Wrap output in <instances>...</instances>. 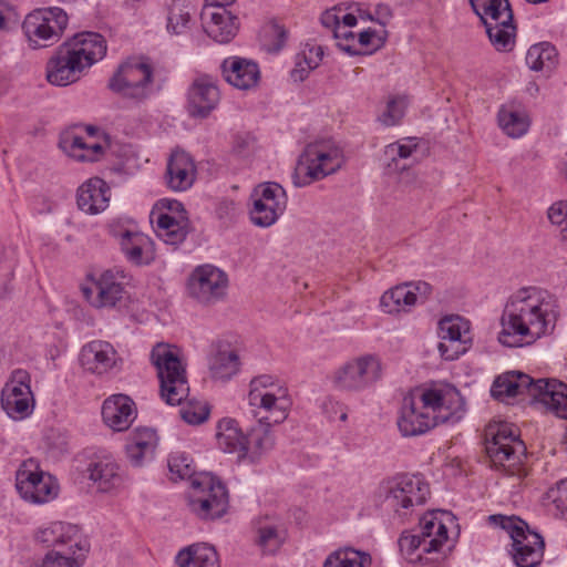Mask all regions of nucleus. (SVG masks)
<instances>
[{
  "label": "nucleus",
  "instance_id": "obj_8",
  "mask_svg": "<svg viewBox=\"0 0 567 567\" xmlns=\"http://www.w3.org/2000/svg\"><path fill=\"white\" fill-rule=\"evenodd\" d=\"M489 519L505 529L512 538V556L517 567H537L544 556L543 537L529 529L518 517L492 515Z\"/></svg>",
  "mask_w": 567,
  "mask_h": 567
},
{
  "label": "nucleus",
  "instance_id": "obj_60",
  "mask_svg": "<svg viewBox=\"0 0 567 567\" xmlns=\"http://www.w3.org/2000/svg\"><path fill=\"white\" fill-rule=\"evenodd\" d=\"M409 284V289L413 290L416 293V301L421 299L422 301L426 300L432 293V286L425 281H411Z\"/></svg>",
  "mask_w": 567,
  "mask_h": 567
},
{
  "label": "nucleus",
  "instance_id": "obj_23",
  "mask_svg": "<svg viewBox=\"0 0 567 567\" xmlns=\"http://www.w3.org/2000/svg\"><path fill=\"white\" fill-rule=\"evenodd\" d=\"M252 412L258 420L246 434L244 458L247 457L254 463L274 447L275 440L270 427L276 423L269 419H264L262 416H267L268 413L262 410H254Z\"/></svg>",
  "mask_w": 567,
  "mask_h": 567
},
{
  "label": "nucleus",
  "instance_id": "obj_40",
  "mask_svg": "<svg viewBox=\"0 0 567 567\" xmlns=\"http://www.w3.org/2000/svg\"><path fill=\"white\" fill-rule=\"evenodd\" d=\"M194 6L188 0H172L167 9L166 30L169 34L186 33L193 23Z\"/></svg>",
  "mask_w": 567,
  "mask_h": 567
},
{
  "label": "nucleus",
  "instance_id": "obj_59",
  "mask_svg": "<svg viewBox=\"0 0 567 567\" xmlns=\"http://www.w3.org/2000/svg\"><path fill=\"white\" fill-rule=\"evenodd\" d=\"M392 10L386 4H378L375 7L373 14H367V19L371 21H375L382 27L388 25L390 20L392 19Z\"/></svg>",
  "mask_w": 567,
  "mask_h": 567
},
{
  "label": "nucleus",
  "instance_id": "obj_12",
  "mask_svg": "<svg viewBox=\"0 0 567 567\" xmlns=\"http://www.w3.org/2000/svg\"><path fill=\"white\" fill-rule=\"evenodd\" d=\"M429 485L416 475H399L386 482L384 502L399 516H406L414 506L425 503Z\"/></svg>",
  "mask_w": 567,
  "mask_h": 567
},
{
  "label": "nucleus",
  "instance_id": "obj_57",
  "mask_svg": "<svg viewBox=\"0 0 567 567\" xmlns=\"http://www.w3.org/2000/svg\"><path fill=\"white\" fill-rule=\"evenodd\" d=\"M258 543L264 548V550L274 553L280 544L277 529L275 527L260 528Z\"/></svg>",
  "mask_w": 567,
  "mask_h": 567
},
{
  "label": "nucleus",
  "instance_id": "obj_6",
  "mask_svg": "<svg viewBox=\"0 0 567 567\" xmlns=\"http://www.w3.org/2000/svg\"><path fill=\"white\" fill-rule=\"evenodd\" d=\"M187 504L198 518L214 520L224 516L228 509V491L212 473L200 472L189 486Z\"/></svg>",
  "mask_w": 567,
  "mask_h": 567
},
{
  "label": "nucleus",
  "instance_id": "obj_35",
  "mask_svg": "<svg viewBox=\"0 0 567 567\" xmlns=\"http://www.w3.org/2000/svg\"><path fill=\"white\" fill-rule=\"evenodd\" d=\"M60 146L69 156L79 162H94L103 151L99 142H86L73 132H66L62 135Z\"/></svg>",
  "mask_w": 567,
  "mask_h": 567
},
{
  "label": "nucleus",
  "instance_id": "obj_3",
  "mask_svg": "<svg viewBox=\"0 0 567 567\" xmlns=\"http://www.w3.org/2000/svg\"><path fill=\"white\" fill-rule=\"evenodd\" d=\"M524 392L556 416L567 420V384L558 380H534L520 372H507L497 377L492 386V395L496 399L513 398Z\"/></svg>",
  "mask_w": 567,
  "mask_h": 567
},
{
  "label": "nucleus",
  "instance_id": "obj_30",
  "mask_svg": "<svg viewBox=\"0 0 567 567\" xmlns=\"http://www.w3.org/2000/svg\"><path fill=\"white\" fill-rule=\"evenodd\" d=\"M86 472L89 474V480L101 493H110L122 484L120 466L110 456L91 461L87 465Z\"/></svg>",
  "mask_w": 567,
  "mask_h": 567
},
{
  "label": "nucleus",
  "instance_id": "obj_17",
  "mask_svg": "<svg viewBox=\"0 0 567 567\" xmlns=\"http://www.w3.org/2000/svg\"><path fill=\"white\" fill-rule=\"evenodd\" d=\"M268 388H274L270 375L254 378L250 382L248 394L249 404L257 410L268 413L267 416H262L264 419L281 423L287 419L290 405L286 390L281 386H276V391H270Z\"/></svg>",
  "mask_w": 567,
  "mask_h": 567
},
{
  "label": "nucleus",
  "instance_id": "obj_34",
  "mask_svg": "<svg viewBox=\"0 0 567 567\" xmlns=\"http://www.w3.org/2000/svg\"><path fill=\"white\" fill-rule=\"evenodd\" d=\"M175 563L178 567H219L216 550L206 544H193L181 549Z\"/></svg>",
  "mask_w": 567,
  "mask_h": 567
},
{
  "label": "nucleus",
  "instance_id": "obj_43",
  "mask_svg": "<svg viewBox=\"0 0 567 567\" xmlns=\"http://www.w3.org/2000/svg\"><path fill=\"white\" fill-rule=\"evenodd\" d=\"M86 553L79 551L76 548L69 550V546L52 549L40 564H35L32 567H81Z\"/></svg>",
  "mask_w": 567,
  "mask_h": 567
},
{
  "label": "nucleus",
  "instance_id": "obj_29",
  "mask_svg": "<svg viewBox=\"0 0 567 567\" xmlns=\"http://www.w3.org/2000/svg\"><path fill=\"white\" fill-rule=\"evenodd\" d=\"M437 514L447 520H453L454 516L445 511L432 512L424 515L420 520V535L424 542L423 553L440 551L447 542V528L443 518H439Z\"/></svg>",
  "mask_w": 567,
  "mask_h": 567
},
{
  "label": "nucleus",
  "instance_id": "obj_50",
  "mask_svg": "<svg viewBox=\"0 0 567 567\" xmlns=\"http://www.w3.org/2000/svg\"><path fill=\"white\" fill-rule=\"evenodd\" d=\"M406 101L404 97H394L388 102L386 110L380 117V121L386 126L396 125L404 115Z\"/></svg>",
  "mask_w": 567,
  "mask_h": 567
},
{
  "label": "nucleus",
  "instance_id": "obj_4",
  "mask_svg": "<svg viewBox=\"0 0 567 567\" xmlns=\"http://www.w3.org/2000/svg\"><path fill=\"white\" fill-rule=\"evenodd\" d=\"M342 164V152L333 143L320 141L308 144L298 158L292 183L296 187L308 186L334 174Z\"/></svg>",
  "mask_w": 567,
  "mask_h": 567
},
{
  "label": "nucleus",
  "instance_id": "obj_25",
  "mask_svg": "<svg viewBox=\"0 0 567 567\" xmlns=\"http://www.w3.org/2000/svg\"><path fill=\"white\" fill-rule=\"evenodd\" d=\"M80 361L86 371L104 374L116 367L120 358L110 342L94 340L82 348Z\"/></svg>",
  "mask_w": 567,
  "mask_h": 567
},
{
  "label": "nucleus",
  "instance_id": "obj_39",
  "mask_svg": "<svg viewBox=\"0 0 567 567\" xmlns=\"http://www.w3.org/2000/svg\"><path fill=\"white\" fill-rule=\"evenodd\" d=\"M492 45L497 51H511L515 43L516 27L513 19L506 21V16L499 19L483 22Z\"/></svg>",
  "mask_w": 567,
  "mask_h": 567
},
{
  "label": "nucleus",
  "instance_id": "obj_51",
  "mask_svg": "<svg viewBox=\"0 0 567 567\" xmlns=\"http://www.w3.org/2000/svg\"><path fill=\"white\" fill-rule=\"evenodd\" d=\"M179 414L186 423L198 425L208 419L209 409L203 403L188 404L179 410Z\"/></svg>",
  "mask_w": 567,
  "mask_h": 567
},
{
  "label": "nucleus",
  "instance_id": "obj_9",
  "mask_svg": "<svg viewBox=\"0 0 567 567\" xmlns=\"http://www.w3.org/2000/svg\"><path fill=\"white\" fill-rule=\"evenodd\" d=\"M153 66L141 59H130L122 63L109 80V89L136 103L148 99L153 93Z\"/></svg>",
  "mask_w": 567,
  "mask_h": 567
},
{
  "label": "nucleus",
  "instance_id": "obj_11",
  "mask_svg": "<svg viewBox=\"0 0 567 567\" xmlns=\"http://www.w3.org/2000/svg\"><path fill=\"white\" fill-rule=\"evenodd\" d=\"M516 447L523 453L524 444L514 433L511 425L502 423L495 426L489 425L486 430V453L496 468H503L511 475L522 477L523 470L514 471L518 461Z\"/></svg>",
  "mask_w": 567,
  "mask_h": 567
},
{
  "label": "nucleus",
  "instance_id": "obj_53",
  "mask_svg": "<svg viewBox=\"0 0 567 567\" xmlns=\"http://www.w3.org/2000/svg\"><path fill=\"white\" fill-rule=\"evenodd\" d=\"M333 37L337 40V45L340 50L349 53L350 55H357L361 52L355 47V34L346 29V27H339L333 32Z\"/></svg>",
  "mask_w": 567,
  "mask_h": 567
},
{
  "label": "nucleus",
  "instance_id": "obj_36",
  "mask_svg": "<svg viewBox=\"0 0 567 567\" xmlns=\"http://www.w3.org/2000/svg\"><path fill=\"white\" fill-rule=\"evenodd\" d=\"M216 440L220 450L226 453H237L239 458H244L246 435L234 419L225 417L218 422Z\"/></svg>",
  "mask_w": 567,
  "mask_h": 567
},
{
  "label": "nucleus",
  "instance_id": "obj_7",
  "mask_svg": "<svg viewBox=\"0 0 567 567\" xmlns=\"http://www.w3.org/2000/svg\"><path fill=\"white\" fill-rule=\"evenodd\" d=\"M106 51V41L100 33L82 32L59 45L53 55L80 80L85 70L105 56Z\"/></svg>",
  "mask_w": 567,
  "mask_h": 567
},
{
  "label": "nucleus",
  "instance_id": "obj_5",
  "mask_svg": "<svg viewBox=\"0 0 567 567\" xmlns=\"http://www.w3.org/2000/svg\"><path fill=\"white\" fill-rule=\"evenodd\" d=\"M151 361L157 371L162 399L169 405L181 404L187 398L189 386L178 354L169 344L157 343L152 349Z\"/></svg>",
  "mask_w": 567,
  "mask_h": 567
},
{
  "label": "nucleus",
  "instance_id": "obj_48",
  "mask_svg": "<svg viewBox=\"0 0 567 567\" xmlns=\"http://www.w3.org/2000/svg\"><path fill=\"white\" fill-rule=\"evenodd\" d=\"M168 468L173 481L188 480L190 486L193 485L194 477L199 474L195 472L193 461L184 454L172 455L168 458Z\"/></svg>",
  "mask_w": 567,
  "mask_h": 567
},
{
  "label": "nucleus",
  "instance_id": "obj_44",
  "mask_svg": "<svg viewBox=\"0 0 567 567\" xmlns=\"http://www.w3.org/2000/svg\"><path fill=\"white\" fill-rule=\"evenodd\" d=\"M474 12L481 18L482 22L497 20L506 16V21L513 19V11L508 0H470Z\"/></svg>",
  "mask_w": 567,
  "mask_h": 567
},
{
  "label": "nucleus",
  "instance_id": "obj_28",
  "mask_svg": "<svg viewBox=\"0 0 567 567\" xmlns=\"http://www.w3.org/2000/svg\"><path fill=\"white\" fill-rule=\"evenodd\" d=\"M37 539L47 546L68 547L69 550L76 548L79 551H87L89 546L85 540L81 538L79 529L70 524L56 522L49 527L39 530Z\"/></svg>",
  "mask_w": 567,
  "mask_h": 567
},
{
  "label": "nucleus",
  "instance_id": "obj_62",
  "mask_svg": "<svg viewBox=\"0 0 567 567\" xmlns=\"http://www.w3.org/2000/svg\"><path fill=\"white\" fill-rule=\"evenodd\" d=\"M321 23L324 28L330 29L332 32H334L336 29L341 25L340 18L334 12V10H328L324 13H322Z\"/></svg>",
  "mask_w": 567,
  "mask_h": 567
},
{
  "label": "nucleus",
  "instance_id": "obj_1",
  "mask_svg": "<svg viewBox=\"0 0 567 567\" xmlns=\"http://www.w3.org/2000/svg\"><path fill=\"white\" fill-rule=\"evenodd\" d=\"M558 316L554 296L535 287L523 288L505 306L498 341L508 348L533 344L554 331Z\"/></svg>",
  "mask_w": 567,
  "mask_h": 567
},
{
  "label": "nucleus",
  "instance_id": "obj_55",
  "mask_svg": "<svg viewBox=\"0 0 567 567\" xmlns=\"http://www.w3.org/2000/svg\"><path fill=\"white\" fill-rule=\"evenodd\" d=\"M266 37L272 39L271 47L268 49L271 52H278L285 45L287 40V30L284 25L276 21L270 22L265 29Z\"/></svg>",
  "mask_w": 567,
  "mask_h": 567
},
{
  "label": "nucleus",
  "instance_id": "obj_24",
  "mask_svg": "<svg viewBox=\"0 0 567 567\" xmlns=\"http://www.w3.org/2000/svg\"><path fill=\"white\" fill-rule=\"evenodd\" d=\"M137 415L134 401L125 394H113L102 405V419L113 431L127 430Z\"/></svg>",
  "mask_w": 567,
  "mask_h": 567
},
{
  "label": "nucleus",
  "instance_id": "obj_20",
  "mask_svg": "<svg viewBox=\"0 0 567 567\" xmlns=\"http://www.w3.org/2000/svg\"><path fill=\"white\" fill-rule=\"evenodd\" d=\"M82 291L95 308H120L128 299L123 282L111 270L101 274L91 287H84Z\"/></svg>",
  "mask_w": 567,
  "mask_h": 567
},
{
  "label": "nucleus",
  "instance_id": "obj_15",
  "mask_svg": "<svg viewBox=\"0 0 567 567\" xmlns=\"http://www.w3.org/2000/svg\"><path fill=\"white\" fill-rule=\"evenodd\" d=\"M30 383L29 372L17 369L11 372L2 388L1 406L12 420H23L33 412L35 401Z\"/></svg>",
  "mask_w": 567,
  "mask_h": 567
},
{
  "label": "nucleus",
  "instance_id": "obj_42",
  "mask_svg": "<svg viewBox=\"0 0 567 567\" xmlns=\"http://www.w3.org/2000/svg\"><path fill=\"white\" fill-rule=\"evenodd\" d=\"M239 357L235 351H217L209 360L212 378L227 381L239 371Z\"/></svg>",
  "mask_w": 567,
  "mask_h": 567
},
{
  "label": "nucleus",
  "instance_id": "obj_14",
  "mask_svg": "<svg viewBox=\"0 0 567 567\" xmlns=\"http://www.w3.org/2000/svg\"><path fill=\"white\" fill-rule=\"evenodd\" d=\"M250 198V220L258 227H270L287 207V194L285 188L275 182H266L257 185Z\"/></svg>",
  "mask_w": 567,
  "mask_h": 567
},
{
  "label": "nucleus",
  "instance_id": "obj_33",
  "mask_svg": "<svg viewBox=\"0 0 567 567\" xmlns=\"http://www.w3.org/2000/svg\"><path fill=\"white\" fill-rule=\"evenodd\" d=\"M121 249L128 261L136 266L147 265L153 260L152 240L138 231L125 230L120 238Z\"/></svg>",
  "mask_w": 567,
  "mask_h": 567
},
{
  "label": "nucleus",
  "instance_id": "obj_49",
  "mask_svg": "<svg viewBox=\"0 0 567 567\" xmlns=\"http://www.w3.org/2000/svg\"><path fill=\"white\" fill-rule=\"evenodd\" d=\"M398 545L401 554L405 557V559L411 563L420 561L422 556L421 554H416V550L422 546L424 548V542L420 534H411L405 530L401 534Z\"/></svg>",
  "mask_w": 567,
  "mask_h": 567
},
{
  "label": "nucleus",
  "instance_id": "obj_46",
  "mask_svg": "<svg viewBox=\"0 0 567 567\" xmlns=\"http://www.w3.org/2000/svg\"><path fill=\"white\" fill-rule=\"evenodd\" d=\"M369 560V554L353 548H343L331 553L322 567H364Z\"/></svg>",
  "mask_w": 567,
  "mask_h": 567
},
{
  "label": "nucleus",
  "instance_id": "obj_19",
  "mask_svg": "<svg viewBox=\"0 0 567 567\" xmlns=\"http://www.w3.org/2000/svg\"><path fill=\"white\" fill-rule=\"evenodd\" d=\"M437 349L445 360H455L464 354L472 343L470 322L457 315L445 316L439 321Z\"/></svg>",
  "mask_w": 567,
  "mask_h": 567
},
{
  "label": "nucleus",
  "instance_id": "obj_63",
  "mask_svg": "<svg viewBox=\"0 0 567 567\" xmlns=\"http://www.w3.org/2000/svg\"><path fill=\"white\" fill-rule=\"evenodd\" d=\"M235 0H205V4L203 8H212V9H228Z\"/></svg>",
  "mask_w": 567,
  "mask_h": 567
},
{
  "label": "nucleus",
  "instance_id": "obj_13",
  "mask_svg": "<svg viewBox=\"0 0 567 567\" xmlns=\"http://www.w3.org/2000/svg\"><path fill=\"white\" fill-rule=\"evenodd\" d=\"M16 486L20 496L33 504H43L58 496L59 485L53 476L40 470L39 463L29 458L17 472Z\"/></svg>",
  "mask_w": 567,
  "mask_h": 567
},
{
  "label": "nucleus",
  "instance_id": "obj_61",
  "mask_svg": "<svg viewBox=\"0 0 567 567\" xmlns=\"http://www.w3.org/2000/svg\"><path fill=\"white\" fill-rule=\"evenodd\" d=\"M305 64L306 66L302 63H298L297 68L292 70L291 76L295 81H303L308 76L309 71L318 66L317 61L312 63L307 58H305Z\"/></svg>",
  "mask_w": 567,
  "mask_h": 567
},
{
  "label": "nucleus",
  "instance_id": "obj_27",
  "mask_svg": "<svg viewBox=\"0 0 567 567\" xmlns=\"http://www.w3.org/2000/svg\"><path fill=\"white\" fill-rule=\"evenodd\" d=\"M194 159L184 151L172 153L166 168L167 186L175 192H184L192 187L196 179Z\"/></svg>",
  "mask_w": 567,
  "mask_h": 567
},
{
  "label": "nucleus",
  "instance_id": "obj_31",
  "mask_svg": "<svg viewBox=\"0 0 567 567\" xmlns=\"http://www.w3.org/2000/svg\"><path fill=\"white\" fill-rule=\"evenodd\" d=\"M110 188L107 184L94 177L85 182L78 189V206L81 210L95 215L109 206Z\"/></svg>",
  "mask_w": 567,
  "mask_h": 567
},
{
  "label": "nucleus",
  "instance_id": "obj_54",
  "mask_svg": "<svg viewBox=\"0 0 567 567\" xmlns=\"http://www.w3.org/2000/svg\"><path fill=\"white\" fill-rule=\"evenodd\" d=\"M417 148L415 138H406L403 143L396 142L386 146L385 154L392 156V161L400 158H409Z\"/></svg>",
  "mask_w": 567,
  "mask_h": 567
},
{
  "label": "nucleus",
  "instance_id": "obj_10",
  "mask_svg": "<svg viewBox=\"0 0 567 567\" xmlns=\"http://www.w3.org/2000/svg\"><path fill=\"white\" fill-rule=\"evenodd\" d=\"M68 14L59 7H49L30 12L22 24L25 37L33 49L56 42L68 25Z\"/></svg>",
  "mask_w": 567,
  "mask_h": 567
},
{
  "label": "nucleus",
  "instance_id": "obj_45",
  "mask_svg": "<svg viewBox=\"0 0 567 567\" xmlns=\"http://www.w3.org/2000/svg\"><path fill=\"white\" fill-rule=\"evenodd\" d=\"M498 124L511 137H520L529 126L528 118L524 113L508 109L499 110Z\"/></svg>",
  "mask_w": 567,
  "mask_h": 567
},
{
  "label": "nucleus",
  "instance_id": "obj_37",
  "mask_svg": "<svg viewBox=\"0 0 567 567\" xmlns=\"http://www.w3.org/2000/svg\"><path fill=\"white\" fill-rule=\"evenodd\" d=\"M156 234L167 245L182 244L187 234V219L175 217L168 213H159L156 219Z\"/></svg>",
  "mask_w": 567,
  "mask_h": 567
},
{
  "label": "nucleus",
  "instance_id": "obj_2",
  "mask_svg": "<svg viewBox=\"0 0 567 567\" xmlns=\"http://www.w3.org/2000/svg\"><path fill=\"white\" fill-rule=\"evenodd\" d=\"M464 413V401L455 388L417 389L405 395L398 427L404 437L425 434L439 424H454Z\"/></svg>",
  "mask_w": 567,
  "mask_h": 567
},
{
  "label": "nucleus",
  "instance_id": "obj_38",
  "mask_svg": "<svg viewBox=\"0 0 567 567\" xmlns=\"http://www.w3.org/2000/svg\"><path fill=\"white\" fill-rule=\"evenodd\" d=\"M416 305V293L404 282L386 290L380 298V306L385 313L410 311Z\"/></svg>",
  "mask_w": 567,
  "mask_h": 567
},
{
  "label": "nucleus",
  "instance_id": "obj_41",
  "mask_svg": "<svg viewBox=\"0 0 567 567\" xmlns=\"http://www.w3.org/2000/svg\"><path fill=\"white\" fill-rule=\"evenodd\" d=\"M558 53L549 42L532 45L526 54V63L534 71L550 72L557 64Z\"/></svg>",
  "mask_w": 567,
  "mask_h": 567
},
{
  "label": "nucleus",
  "instance_id": "obj_47",
  "mask_svg": "<svg viewBox=\"0 0 567 567\" xmlns=\"http://www.w3.org/2000/svg\"><path fill=\"white\" fill-rule=\"evenodd\" d=\"M45 78L50 84L56 86H66L79 81L54 55L47 62Z\"/></svg>",
  "mask_w": 567,
  "mask_h": 567
},
{
  "label": "nucleus",
  "instance_id": "obj_52",
  "mask_svg": "<svg viewBox=\"0 0 567 567\" xmlns=\"http://www.w3.org/2000/svg\"><path fill=\"white\" fill-rule=\"evenodd\" d=\"M546 496L556 506L557 511L567 517V477L560 480L556 486L550 487Z\"/></svg>",
  "mask_w": 567,
  "mask_h": 567
},
{
  "label": "nucleus",
  "instance_id": "obj_16",
  "mask_svg": "<svg viewBox=\"0 0 567 567\" xmlns=\"http://www.w3.org/2000/svg\"><path fill=\"white\" fill-rule=\"evenodd\" d=\"M381 362L377 355L364 354L349 360L333 375L334 384L348 391H362L381 378Z\"/></svg>",
  "mask_w": 567,
  "mask_h": 567
},
{
  "label": "nucleus",
  "instance_id": "obj_21",
  "mask_svg": "<svg viewBox=\"0 0 567 567\" xmlns=\"http://www.w3.org/2000/svg\"><path fill=\"white\" fill-rule=\"evenodd\" d=\"M220 100L216 82L208 75L194 80L187 94V111L193 117H207Z\"/></svg>",
  "mask_w": 567,
  "mask_h": 567
},
{
  "label": "nucleus",
  "instance_id": "obj_26",
  "mask_svg": "<svg viewBox=\"0 0 567 567\" xmlns=\"http://www.w3.org/2000/svg\"><path fill=\"white\" fill-rule=\"evenodd\" d=\"M220 69L224 79L230 85L239 90H249L255 87L260 78V71L257 63L239 56L225 59Z\"/></svg>",
  "mask_w": 567,
  "mask_h": 567
},
{
  "label": "nucleus",
  "instance_id": "obj_18",
  "mask_svg": "<svg viewBox=\"0 0 567 567\" xmlns=\"http://www.w3.org/2000/svg\"><path fill=\"white\" fill-rule=\"evenodd\" d=\"M228 277L213 265H202L194 269L188 280L189 295L204 305L216 303L227 292Z\"/></svg>",
  "mask_w": 567,
  "mask_h": 567
},
{
  "label": "nucleus",
  "instance_id": "obj_64",
  "mask_svg": "<svg viewBox=\"0 0 567 567\" xmlns=\"http://www.w3.org/2000/svg\"><path fill=\"white\" fill-rule=\"evenodd\" d=\"M249 145V137L236 136L234 142V150L238 154H241Z\"/></svg>",
  "mask_w": 567,
  "mask_h": 567
},
{
  "label": "nucleus",
  "instance_id": "obj_56",
  "mask_svg": "<svg viewBox=\"0 0 567 567\" xmlns=\"http://www.w3.org/2000/svg\"><path fill=\"white\" fill-rule=\"evenodd\" d=\"M388 32L383 30L382 32H377L372 29H367L359 33L358 43L361 47H373L374 50L381 48L386 40Z\"/></svg>",
  "mask_w": 567,
  "mask_h": 567
},
{
  "label": "nucleus",
  "instance_id": "obj_32",
  "mask_svg": "<svg viewBox=\"0 0 567 567\" xmlns=\"http://www.w3.org/2000/svg\"><path fill=\"white\" fill-rule=\"evenodd\" d=\"M158 437L153 429H136L126 445V455L133 466H141L152 460L157 447Z\"/></svg>",
  "mask_w": 567,
  "mask_h": 567
},
{
  "label": "nucleus",
  "instance_id": "obj_22",
  "mask_svg": "<svg viewBox=\"0 0 567 567\" xmlns=\"http://www.w3.org/2000/svg\"><path fill=\"white\" fill-rule=\"evenodd\" d=\"M200 20L207 35L218 43L230 42L239 28L237 16L229 9L203 8Z\"/></svg>",
  "mask_w": 567,
  "mask_h": 567
},
{
  "label": "nucleus",
  "instance_id": "obj_58",
  "mask_svg": "<svg viewBox=\"0 0 567 567\" xmlns=\"http://www.w3.org/2000/svg\"><path fill=\"white\" fill-rule=\"evenodd\" d=\"M548 219L554 225L566 224L564 231H567V200L554 203L547 212Z\"/></svg>",
  "mask_w": 567,
  "mask_h": 567
}]
</instances>
